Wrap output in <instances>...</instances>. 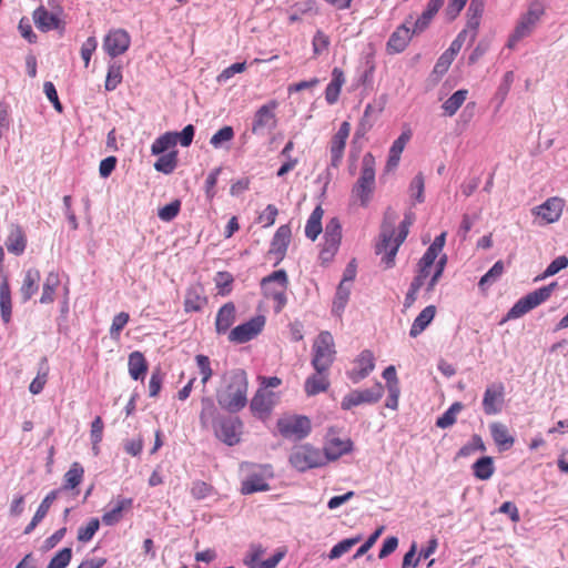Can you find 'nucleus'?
Here are the masks:
<instances>
[{"instance_id":"f257e3e1","label":"nucleus","mask_w":568,"mask_h":568,"mask_svg":"<svg viewBox=\"0 0 568 568\" xmlns=\"http://www.w3.org/2000/svg\"><path fill=\"white\" fill-rule=\"evenodd\" d=\"M200 420L203 427L211 426L215 436L229 446L240 442L243 424L237 417L220 416L211 397H203Z\"/></svg>"},{"instance_id":"f03ea898","label":"nucleus","mask_w":568,"mask_h":568,"mask_svg":"<svg viewBox=\"0 0 568 568\" xmlns=\"http://www.w3.org/2000/svg\"><path fill=\"white\" fill-rule=\"evenodd\" d=\"M247 376L244 371L232 372L226 378L225 385L217 390L216 399L222 409L229 413H237L247 403Z\"/></svg>"},{"instance_id":"7ed1b4c3","label":"nucleus","mask_w":568,"mask_h":568,"mask_svg":"<svg viewBox=\"0 0 568 568\" xmlns=\"http://www.w3.org/2000/svg\"><path fill=\"white\" fill-rule=\"evenodd\" d=\"M415 214L412 211L405 213L403 221L399 223L397 235L395 239L394 230L392 227L383 226L379 241L376 244L375 253L381 255L384 253L382 257V263L386 268H392L395 265V257L398 252L399 246L406 240L409 227L414 223Z\"/></svg>"},{"instance_id":"20e7f679","label":"nucleus","mask_w":568,"mask_h":568,"mask_svg":"<svg viewBox=\"0 0 568 568\" xmlns=\"http://www.w3.org/2000/svg\"><path fill=\"white\" fill-rule=\"evenodd\" d=\"M375 190V158L366 153L362 159L361 174L352 187V197L359 202L362 207H367Z\"/></svg>"},{"instance_id":"39448f33","label":"nucleus","mask_w":568,"mask_h":568,"mask_svg":"<svg viewBox=\"0 0 568 568\" xmlns=\"http://www.w3.org/2000/svg\"><path fill=\"white\" fill-rule=\"evenodd\" d=\"M288 278L285 270H276L261 281V288L266 298L274 301V312L280 313L287 303L286 290Z\"/></svg>"},{"instance_id":"423d86ee","label":"nucleus","mask_w":568,"mask_h":568,"mask_svg":"<svg viewBox=\"0 0 568 568\" xmlns=\"http://www.w3.org/2000/svg\"><path fill=\"white\" fill-rule=\"evenodd\" d=\"M556 287L557 282H551L548 285L526 294L513 305V307L507 312L504 321L519 318L540 304L545 303L550 298Z\"/></svg>"},{"instance_id":"0eeeda50","label":"nucleus","mask_w":568,"mask_h":568,"mask_svg":"<svg viewBox=\"0 0 568 568\" xmlns=\"http://www.w3.org/2000/svg\"><path fill=\"white\" fill-rule=\"evenodd\" d=\"M544 12V4L539 0L531 1L509 36L507 47L513 49L520 40L530 36Z\"/></svg>"},{"instance_id":"6e6552de","label":"nucleus","mask_w":568,"mask_h":568,"mask_svg":"<svg viewBox=\"0 0 568 568\" xmlns=\"http://www.w3.org/2000/svg\"><path fill=\"white\" fill-rule=\"evenodd\" d=\"M278 434L288 440L300 442L312 432V423L304 415H286L277 419Z\"/></svg>"},{"instance_id":"1a4fd4ad","label":"nucleus","mask_w":568,"mask_h":568,"mask_svg":"<svg viewBox=\"0 0 568 568\" xmlns=\"http://www.w3.org/2000/svg\"><path fill=\"white\" fill-rule=\"evenodd\" d=\"M335 359L333 336L321 332L313 345L312 366L317 373H326Z\"/></svg>"},{"instance_id":"9d476101","label":"nucleus","mask_w":568,"mask_h":568,"mask_svg":"<svg viewBox=\"0 0 568 568\" xmlns=\"http://www.w3.org/2000/svg\"><path fill=\"white\" fill-rule=\"evenodd\" d=\"M290 464L296 470L304 473L312 468L325 465V457L322 450L311 446L310 444L296 447L290 455Z\"/></svg>"},{"instance_id":"9b49d317","label":"nucleus","mask_w":568,"mask_h":568,"mask_svg":"<svg viewBox=\"0 0 568 568\" xmlns=\"http://www.w3.org/2000/svg\"><path fill=\"white\" fill-rule=\"evenodd\" d=\"M383 394L384 387L379 382L375 383L369 388L353 389L342 398L341 408L343 410H349L362 404H376L383 397Z\"/></svg>"},{"instance_id":"f8f14e48","label":"nucleus","mask_w":568,"mask_h":568,"mask_svg":"<svg viewBox=\"0 0 568 568\" xmlns=\"http://www.w3.org/2000/svg\"><path fill=\"white\" fill-rule=\"evenodd\" d=\"M505 405V386L503 383L488 385L483 396V410L486 415L493 416L501 413Z\"/></svg>"},{"instance_id":"ddd939ff","label":"nucleus","mask_w":568,"mask_h":568,"mask_svg":"<svg viewBox=\"0 0 568 568\" xmlns=\"http://www.w3.org/2000/svg\"><path fill=\"white\" fill-rule=\"evenodd\" d=\"M130 44L131 37L124 29L110 30L103 40V49L112 58L125 53Z\"/></svg>"},{"instance_id":"4468645a","label":"nucleus","mask_w":568,"mask_h":568,"mask_svg":"<svg viewBox=\"0 0 568 568\" xmlns=\"http://www.w3.org/2000/svg\"><path fill=\"white\" fill-rule=\"evenodd\" d=\"M277 102L271 100L266 104L262 105L254 116L252 131L255 133H270L276 126L275 109Z\"/></svg>"},{"instance_id":"2eb2a0df","label":"nucleus","mask_w":568,"mask_h":568,"mask_svg":"<svg viewBox=\"0 0 568 568\" xmlns=\"http://www.w3.org/2000/svg\"><path fill=\"white\" fill-rule=\"evenodd\" d=\"M375 368V358L369 349H364L354 362V367L347 373L348 378L357 384L366 378Z\"/></svg>"},{"instance_id":"dca6fc26","label":"nucleus","mask_w":568,"mask_h":568,"mask_svg":"<svg viewBox=\"0 0 568 568\" xmlns=\"http://www.w3.org/2000/svg\"><path fill=\"white\" fill-rule=\"evenodd\" d=\"M412 20L413 16L410 14L405 22L390 34L387 41V51L389 53H400L406 49L414 34L413 29L408 27Z\"/></svg>"},{"instance_id":"f3484780","label":"nucleus","mask_w":568,"mask_h":568,"mask_svg":"<svg viewBox=\"0 0 568 568\" xmlns=\"http://www.w3.org/2000/svg\"><path fill=\"white\" fill-rule=\"evenodd\" d=\"M4 245L7 251L14 256H21L26 252L28 237L20 224L12 223L9 225Z\"/></svg>"},{"instance_id":"a211bd4d","label":"nucleus","mask_w":568,"mask_h":568,"mask_svg":"<svg viewBox=\"0 0 568 568\" xmlns=\"http://www.w3.org/2000/svg\"><path fill=\"white\" fill-rule=\"evenodd\" d=\"M351 124L347 121L341 123L337 132L333 135L331 140V165L333 168H338L341 161L344 155V150L346 145V140L349 135Z\"/></svg>"},{"instance_id":"6ab92c4d","label":"nucleus","mask_w":568,"mask_h":568,"mask_svg":"<svg viewBox=\"0 0 568 568\" xmlns=\"http://www.w3.org/2000/svg\"><path fill=\"white\" fill-rule=\"evenodd\" d=\"M209 303L204 286L201 283L191 284L184 295V312H201Z\"/></svg>"},{"instance_id":"aec40b11","label":"nucleus","mask_w":568,"mask_h":568,"mask_svg":"<svg viewBox=\"0 0 568 568\" xmlns=\"http://www.w3.org/2000/svg\"><path fill=\"white\" fill-rule=\"evenodd\" d=\"M291 227L287 224L281 225L272 237L268 255L273 256L275 264L280 263L287 251L291 242Z\"/></svg>"},{"instance_id":"412c9836","label":"nucleus","mask_w":568,"mask_h":568,"mask_svg":"<svg viewBox=\"0 0 568 568\" xmlns=\"http://www.w3.org/2000/svg\"><path fill=\"white\" fill-rule=\"evenodd\" d=\"M277 396L271 389L258 387L253 398H251V412L257 413L261 417L270 415L276 403Z\"/></svg>"},{"instance_id":"4be33fe9","label":"nucleus","mask_w":568,"mask_h":568,"mask_svg":"<svg viewBox=\"0 0 568 568\" xmlns=\"http://www.w3.org/2000/svg\"><path fill=\"white\" fill-rule=\"evenodd\" d=\"M564 209V201L559 197H550L541 205L534 209V213L540 217L544 223L549 224L559 220Z\"/></svg>"},{"instance_id":"5701e85b","label":"nucleus","mask_w":568,"mask_h":568,"mask_svg":"<svg viewBox=\"0 0 568 568\" xmlns=\"http://www.w3.org/2000/svg\"><path fill=\"white\" fill-rule=\"evenodd\" d=\"M353 450V442L347 439H341L338 437L331 438L326 442L323 456L325 457V464L327 462H334L342 457L345 454H348Z\"/></svg>"},{"instance_id":"b1692460","label":"nucleus","mask_w":568,"mask_h":568,"mask_svg":"<svg viewBox=\"0 0 568 568\" xmlns=\"http://www.w3.org/2000/svg\"><path fill=\"white\" fill-rule=\"evenodd\" d=\"M489 430L494 443L498 446L500 452L508 450L513 447L515 438L510 435L505 424L494 422L489 425Z\"/></svg>"},{"instance_id":"393cba45","label":"nucleus","mask_w":568,"mask_h":568,"mask_svg":"<svg viewBox=\"0 0 568 568\" xmlns=\"http://www.w3.org/2000/svg\"><path fill=\"white\" fill-rule=\"evenodd\" d=\"M41 274L38 268L31 267L26 271L21 286L20 295L23 302L29 301L38 291Z\"/></svg>"},{"instance_id":"a878e982","label":"nucleus","mask_w":568,"mask_h":568,"mask_svg":"<svg viewBox=\"0 0 568 568\" xmlns=\"http://www.w3.org/2000/svg\"><path fill=\"white\" fill-rule=\"evenodd\" d=\"M33 21L36 27L43 32L59 29L62 23L57 14L49 12L44 7L34 10Z\"/></svg>"},{"instance_id":"bb28decb","label":"nucleus","mask_w":568,"mask_h":568,"mask_svg":"<svg viewBox=\"0 0 568 568\" xmlns=\"http://www.w3.org/2000/svg\"><path fill=\"white\" fill-rule=\"evenodd\" d=\"M235 305L233 303L224 304L216 314L215 329L217 334L226 333L235 322Z\"/></svg>"},{"instance_id":"cd10ccee","label":"nucleus","mask_w":568,"mask_h":568,"mask_svg":"<svg viewBox=\"0 0 568 568\" xmlns=\"http://www.w3.org/2000/svg\"><path fill=\"white\" fill-rule=\"evenodd\" d=\"M410 138H412V132L409 130H407V131H403L400 133V135L393 142V144L389 149L388 159H387V163H386V168L388 170H392L398 165L399 160H400V154L404 151V149H405L407 142L410 140Z\"/></svg>"},{"instance_id":"c85d7f7f","label":"nucleus","mask_w":568,"mask_h":568,"mask_svg":"<svg viewBox=\"0 0 568 568\" xmlns=\"http://www.w3.org/2000/svg\"><path fill=\"white\" fill-rule=\"evenodd\" d=\"M128 367L131 378L134 381H143L149 365L144 355L141 352L135 351L129 355Z\"/></svg>"},{"instance_id":"c756f323","label":"nucleus","mask_w":568,"mask_h":568,"mask_svg":"<svg viewBox=\"0 0 568 568\" xmlns=\"http://www.w3.org/2000/svg\"><path fill=\"white\" fill-rule=\"evenodd\" d=\"M436 314V307L434 305L426 306L414 320L410 329L409 336L417 337L420 335L426 327L432 323Z\"/></svg>"},{"instance_id":"7c9ffc66","label":"nucleus","mask_w":568,"mask_h":568,"mask_svg":"<svg viewBox=\"0 0 568 568\" xmlns=\"http://www.w3.org/2000/svg\"><path fill=\"white\" fill-rule=\"evenodd\" d=\"M329 387V381L325 373H317L308 376L304 384V389L307 396H315L320 393L326 392Z\"/></svg>"},{"instance_id":"2f4dec72","label":"nucleus","mask_w":568,"mask_h":568,"mask_svg":"<svg viewBox=\"0 0 568 568\" xmlns=\"http://www.w3.org/2000/svg\"><path fill=\"white\" fill-rule=\"evenodd\" d=\"M261 476L255 467H251V494L256 491H265L270 489L268 479H273V471L270 465L262 468Z\"/></svg>"},{"instance_id":"473e14b6","label":"nucleus","mask_w":568,"mask_h":568,"mask_svg":"<svg viewBox=\"0 0 568 568\" xmlns=\"http://www.w3.org/2000/svg\"><path fill=\"white\" fill-rule=\"evenodd\" d=\"M133 500L131 498L118 499L115 505L102 516V521L108 525H114L122 518L123 510H128L132 507Z\"/></svg>"},{"instance_id":"72a5a7b5","label":"nucleus","mask_w":568,"mask_h":568,"mask_svg":"<svg viewBox=\"0 0 568 568\" xmlns=\"http://www.w3.org/2000/svg\"><path fill=\"white\" fill-rule=\"evenodd\" d=\"M323 209L318 205L311 213L310 217L306 221L305 225V236L311 241H315L317 236L321 234L322 227V217H323Z\"/></svg>"},{"instance_id":"f704fd0d","label":"nucleus","mask_w":568,"mask_h":568,"mask_svg":"<svg viewBox=\"0 0 568 568\" xmlns=\"http://www.w3.org/2000/svg\"><path fill=\"white\" fill-rule=\"evenodd\" d=\"M352 286L351 284L339 283L332 305V313L336 316H341L348 303Z\"/></svg>"},{"instance_id":"c9c22d12","label":"nucleus","mask_w":568,"mask_h":568,"mask_svg":"<svg viewBox=\"0 0 568 568\" xmlns=\"http://www.w3.org/2000/svg\"><path fill=\"white\" fill-rule=\"evenodd\" d=\"M468 95V90L459 89L455 91L443 104L442 109L444 115L453 116L457 113L460 106L464 104Z\"/></svg>"},{"instance_id":"e433bc0d","label":"nucleus","mask_w":568,"mask_h":568,"mask_svg":"<svg viewBox=\"0 0 568 568\" xmlns=\"http://www.w3.org/2000/svg\"><path fill=\"white\" fill-rule=\"evenodd\" d=\"M59 285H60L59 275L54 272H50L47 275L45 281L43 283L40 303L41 304L53 303L54 298H55V292H57Z\"/></svg>"},{"instance_id":"4c0bfd02","label":"nucleus","mask_w":568,"mask_h":568,"mask_svg":"<svg viewBox=\"0 0 568 568\" xmlns=\"http://www.w3.org/2000/svg\"><path fill=\"white\" fill-rule=\"evenodd\" d=\"M11 290L7 277H3L0 284V314L3 322H9L11 317Z\"/></svg>"},{"instance_id":"58836bf2","label":"nucleus","mask_w":568,"mask_h":568,"mask_svg":"<svg viewBox=\"0 0 568 568\" xmlns=\"http://www.w3.org/2000/svg\"><path fill=\"white\" fill-rule=\"evenodd\" d=\"M494 471V460L490 456H483L473 464V474L479 480H488Z\"/></svg>"},{"instance_id":"ea45409f","label":"nucleus","mask_w":568,"mask_h":568,"mask_svg":"<svg viewBox=\"0 0 568 568\" xmlns=\"http://www.w3.org/2000/svg\"><path fill=\"white\" fill-rule=\"evenodd\" d=\"M505 265L503 261H497L479 280L478 286L481 291L487 290L496 283L504 274Z\"/></svg>"},{"instance_id":"a19ab883","label":"nucleus","mask_w":568,"mask_h":568,"mask_svg":"<svg viewBox=\"0 0 568 568\" xmlns=\"http://www.w3.org/2000/svg\"><path fill=\"white\" fill-rule=\"evenodd\" d=\"M84 476V468L78 462H74L64 474L63 489L70 490L79 486Z\"/></svg>"},{"instance_id":"79ce46f5","label":"nucleus","mask_w":568,"mask_h":568,"mask_svg":"<svg viewBox=\"0 0 568 568\" xmlns=\"http://www.w3.org/2000/svg\"><path fill=\"white\" fill-rule=\"evenodd\" d=\"M464 405L460 402L453 403L436 420V426L446 429L456 423L457 415L463 410Z\"/></svg>"},{"instance_id":"37998d69","label":"nucleus","mask_w":568,"mask_h":568,"mask_svg":"<svg viewBox=\"0 0 568 568\" xmlns=\"http://www.w3.org/2000/svg\"><path fill=\"white\" fill-rule=\"evenodd\" d=\"M178 142L176 132H166L159 136L151 145V152L159 155L173 148Z\"/></svg>"},{"instance_id":"c03bdc74","label":"nucleus","mask_w":568,"mask_h":568,"mask_svg":"<svg viewBox=\"0 0 568 568\" xmlns=\"http://www.w3.org/2000/svg\"><path fill=\"white\" fill-rule=\"evenodd\" d=\"M362 540V536L357 535L352 538H346L337 542L333 548L329 550L327 557L329 560H335L341 558L343 555L348 552L352 547L357 545Z\"/></svg>"},{"instance_id":"a18cd8bd","label":"nucleus","mask_w":568,"mask_h":568,"mask_svg":"<svg viewBox=\"0 0 568 568\" xmlns=\"http://www.w3.org/2000/svg\"><path fill=\"white\" fill-rule=\"evenodd\" d=\"M324 242L335 243L341 245L342 241V224L338 217H332L325 226Z\"/></svg>"},{"instance_id":"49530a36","label":"nucleus","mask_w":568,"mask_h":568,"mask_svg":"<svg viewBox=\"0 0 568 568\" xmlns=\"http://www.w3.org/2000/svg\"><path fill=\"white\" fill-rule=\"evenodd\" d=\"M48 374H49L48 363H47V359L43 358L42 365L39 368L37 376L32 379V382L29 385V390L31 394L38 395L43 390V388L47 384V381H48Z\"/></svg>"},{"instance_id":"de8ad7c7","label":"nucleus","mask_w":568,"mask_h":568,"mask_svg":"<svg viewBox=\"0 0 568 568\" xmlns=\"http://www.w3.org/2000/svg\"><path fill=\"white\" fill-rule=\"evenodd\" d=\"M178 163V154L175 151L160 156L154 163V169L159 172L170 174L174 171Z\"/></svg>"},{"instance_id":"09e8293b","label":"nucleus","mask_w":568,"mask_h":568,"mask_svg":"<svg viewBox=\"0 0 568 568\" xmlns=\"http://www.w3.org/2000/svg\"><path fill=\"white\" fill-rule=\"evenodd\" d=\"M446 263H447V256H446V254H443L442 256H439V258L437 260V262L435 264L434 273L432 274L430 278L428 280V282L426 284L425 294L429 295L434 291L439 278L443 276Z\"/></svg>"},{"instance_id":"8fccbe9b","label":"nucleus","mask_w":568,"mask_h":568,"mask_svg":"<svg viewBox=\"0 0 568 568\" xmlns=\"http://www.w3.org/2000/svg\"><path fill=\"white\" fill-rule=\"evenodd\" d=\"M514 80H515V74L513 71H507L504 74L501 82L499 83L497 91L495 93V100L498 101L499 106L505 102V100L510 91Z\"/></svg>"},{"instance_id":"3c124183","label":"nucleus","mask_w":568,"mask_h":568,"mask_svg":"<svg viewBox=\"0 0 568 568\" xmlns=\"http://www.w3.org/2000/svg\"><path fill=\"white\" fill-rule=\"evenodd\" d=\"M217 294L225 296L232 291L233 276L229 272H217L214 276Z\"/></svg>"},{"instance_id":"603ef678","label":"nucleus","mask_w":568,"mask_h":568,"mask_svg":"<svg viewBox=\"0 0 568 568\" xmlns=\"http://www.w3.org/2000/svg\"><path fill=\"white\" fill-rule=\"evenodd\" d=\"M568 266V258L565 255L558 256L550 262V264L546 267L544 273L535 278V281L545 280L547 277L554 276L561 270Z\"/></svg>"},{"instance_id":"864d4df0","label":"nucleus","mask_w":568,"mask_h":568,"mask_svg":"<svg viewBox=\"0 0 568 568\" xmlns=\"http://www.w3.org/2000/svg\"><path fill=\"white\" fill-rule=\"evenodd\" d=\"M424 190H425L424 176L422 173H418L417 175H415L413 178V180L409 184L410 197L416 203H423L425 200Z\"/></svg>"},{"instance_id":"5fc2aeb1","label":"nucleus","mask_w":568,"mask_h":568,"mask_svg":"<svg viewBox=\"0 0 568 568\" xmlns=\"http://www.w3.org/2000/svg\"><path fill=\"white\" fill-rule=\"evenodd\" d=\"M257 552H251V568H275L278 562L283 559L285 552L276 551L270 558L262 560L261 562H255L257 558Z\"/></svg>"},{"instance_id":"6e6d98bb","label":"nucleus","mask_w":568,"mask_h":568,"mask_svg":"<svg viewBox=\"0 0 568 568\" xmlns=\"http://www.w3.org/2000/svg\"><path fill=\"white\" fill-rule=\"evenodd\" d=\"M100 521L98 518H91L85 526H81L78 530V540L81 542L90 541L99 530Z\"/></svg>"},{"instance_id":"4d7b16f0","label":"nucleus","mask_w":568,"mask_h":568,"mask_svg":"<svg viewBox=\"0 0 568 568\" xmlns=\"http://www.w3.org/2000/svg\"><path fill=\"white\" fill-rule=\"evenodd\" d=\"M234 138V131L232 126H223L216 133H214L210 140L213 148H222L225 143L230 142Z\"/></svg>"},{"instance_id":"13d9d810","label":"nucleus","mask_w":568,"mask_h":568,"mask_svg":"<svg viewBox=\"0 0 568 568\" xmlns=\"http://www.w3.org/2000/svg\"><path fill=\"white\" fill-rule=\"evenodd\" d=\"M72 558V549L69 547L59 550L50 560L48 568H65Z\"/></svg>"},{"instance_id":"bf43d9fd","label":"nucleus","mask_w":568,"mask_h":568,"mask_svg":"<svg viewBox=\"0 0 568 568\" xmlns=\"http://www.w3.org/2000/svg\"><path fill=\"white\" fill-rule=\"evenodd\" d=\"M181 210V202L179 200H174L171 203L161 207L158 212V216L160 220L164 222H170L174 220Z\"/></svg>"},{"instance_id":"052dcab7","label":"nucleus","mask_w":568,"mask_h":568,"mask_svg":"<svg viewBox=\"0 0 568 568\" xmlns=\"http://www.w3.org/2000/svg\"><path fill=\"white\" fill-rule=\"evenodd\" d=\"M122 81V71L119 65H110L105 79V90L113 91Z\"/></svg>"},{"instance_id":"680f3d73","label":"nucleus","mask_w":568,"mask_h":568,"mask_svg":"<svg viewBox=\"0 0 568 568\" xmlns=\"http://www.w3.org/2000/svg\"><path fill=\"white\" fill-rule=\"evenodd\" d=\"M278 214V210L275 205L268 204L256 217V223L263 227H268L274 224L275 219Z\"/></svg>"},{"instance_id":"e2e57ef3","label":"nucleus","mask_w":568,"mask_h":568,"mask_svg":"<svg viewBox=\"0 0 568 568\" xmlns=\"http://www.w3.org/2000/svg\"><path fill=\"white\" fill-rule=\"evenodd\" d=\"M476 450H486V446L479 435H473L471 439L459 449L458 456L466 457Z\"/></svg>"},{"instance_id":"0e129e2a","label":"nucleus","mask_w":568,"mask_h":568,"mask_svg":"<svg viewBox=\"0 0 568 568\" xmlns=\"http://www.w3.org/2000/svg\"><path fill=\"white\" fill-rule=\"evenodd\" d=\"M213 491H214L213 486H211L210 484H207L203 480H195L191 487V494L197 500L204 499V498L211 496L213 494Z\"/></svg>"},{"instance_id":"69168bd1","label":"nucleus","mask_w":568,"mask_h":568,"mask_svg":"<svg viewBox=\"0 0 568 568\" xmlns=\"http://www.w3.org/2000/svg\"><path fill=\"white\" fill-rule=\"evenodd\" d=\"M130 320V315L126 312H120L113 317L111 327H110V335L112 338H118L120 336L121 331L124 328V326L128 324Z\"/></svg>"},{"instance_id":"338daca9","label":"nucleus","mask_w":568,"mask_h":568,"mask_svg":"<svg viewBox=\"0 0 568 568\" xmlns=\"http://www.w3.org/2000/svg\"><path fill=\"white\" fill-rule=\"evenodd\" d=\"M312 45L314 54L320 55L328 49L329 37L323 31L317 30L313 37Z\"/></svg>"},{"instance_id":"774afa93","label":"nucleus","mask_w":568,"mask_h":568,"mask_svg":"<svg viewBox=\"0 0 568 568\" xmlns=\"http://www.w3.org/2000/svg\"><path fill=\"white\" fill-rule=\"evenodd\" d=\"M195 361L202 375V384L205 385L213 374L210 359L207 356L200 354L195 356Z\"/></svg>"}]
</instances>
